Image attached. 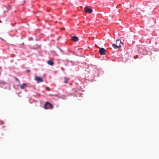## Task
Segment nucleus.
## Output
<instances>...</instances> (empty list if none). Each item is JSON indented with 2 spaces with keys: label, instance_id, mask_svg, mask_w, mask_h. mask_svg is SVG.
<instances>
[{
  "label": "nucleus",
  "instance_id": "obj_1",
  "mask_svg": "<svg viewBox=\"0 0 159 159\" xmlns=\"http://www.w3.org/2000/svg\"><path fill=\"white\" fill-rule=\"evenodd\" d=\"M53 108V106L48 102H47L44 105V108L46 109H52Z\"/></svg>",
  "mask_w": 159,
  "mask_h": 159
},
{
  "label": "nucleus",
  "instance_id": "obj_2",
  "mask_svg": "<svg viewBox=\"0 0 159 159\" xmlns=\"http://www.w3.org/2000/svg\"><path fill=\"white\" fill-rule=\"evenodd\" d=\"M84 11L85 12L91 13L92 12L93 10L91 8H89L88 7H86L84 8Z\"/></svg>",
  "mask_w": 159,
  "mask_h": 159
},
{
  "label": "nucleus",
  "instance_id": "obj_3",
  "mask_svg": "<svg viewBox=\"0 0 159 159\" xmlns=\"http://www.w3.org/2000/svg\"><path fill=\"white\" fill-rule=\"evenodd\" d=\"M34 80H36L38 83L43 82V80L41 77L38 76H35Z\"/></svg>",
  "mask_w": 159,
  "mask_h": 159
},
{
  "label": "nucleus",
  "instance_id": "obj_4",
  "mask_svg": "<svg viewBox=\"0 0 159 159\" xmlns=\"http://www.w3.org/2000/svg\"><path fill=\"white\" fill-rule=\"evenodd\" d=\"M99 52L101 55H103L105 54L106 50L104 48H101L99 49Z\"/></svg>",
  "mask_w": 159,
  "mask_h": 159
},
{
  "label": "nucleus",
  "instance_id": "obj_5",
  "mask_svg": "<svg viewBox=\"0 0 159 159\" xmlns=\"http://www.w3.org/2000/svg\"><path fill=\"white\" fill-rule=\"evenodd\" d=\"M71 40L74 42H77L78 41L79 39L77 36H72L71 37Z\"/></svg>",
  "mask_w": 159,
  "mask_h": 159
},
{
  "label": "nucleus",
  "instance_id": "obj_6",
  "mask_svg": "<svg viewBox=\"0 0 159 159\" xmlns=\"http://www.w3.org/2000/svg\"><path fill=\"white\" fill-rule=\"evenodd\" d=\"M112 46L115 49L120 48L121 47V45H117L114 43L112 44Z\"/></svg>",
  "mask_w": 159,
  "mask_h": 159
},
{
  "label": "nucleus",
  "instance_id": "obj_7",
  "mask_svg": "<svg viewBox=\"0 0 159 159\" xmlns=\"http://www.w3.org/2000/svg\"><path fill=\"white\" fill-rule=\"evenodd\" d=\"M47 63L50 66H53L54 64V62L52 61V60H49L47 61Z\"/></svg>",
  "mask_w": 159,
  "mask_h": 159
},
{
  "label": "nucleus",
  "instance_id": "obj_8",
  "mask_svg": "<svg viewBox=\"0 0 159 159\" xmlns=\"http://www.w3.org/2000/svg\"><path fill=\"white\" fill-rule=\"evenodd\" d=\"M27 84H23L20 86V88L21 89H24L27 86Z\"/></svg>",
  "mask_w": 159,
  "mask_h": 159
},
{
  "label": "nucleus",
  "instance_id": "obj_9",
  "mask_svg": "<svg viewBox=\"0 0 159 159\" xmlns=\"http://www.w3.org/2000/svg\"><path fill=\"white\" fill-rule=\"evenodd\" d=\"M69 80V78L65 77L64 78V83H68V81Z\"/></svg>",
  "mask_w": 159,
  "mask_h": 159
},
{
  "label": "nucleus",
  "instance_id": "obj_10",
  "mask_svg": "<svg viewBox=\"0 0 159 159\" xmlns=\"http://www.w3.org/2000/svg\"><path fill=\"white\" fill-rule=\"evenodd\" d=\"M120 40L118 39L116 40V44L117 45H121L120 44Z\"/></svg>",
  "mask_w": 159,
  "mask_h": 159
},
{
  "label": "nucleus",
  "instance_id": "obj_11",
  "mask_svg": "<svg viewBox=\"0 0 159 159\" xmlns=\"http://www.w3.org/2000/svg\"><path fill=\"white\" fill-rule=\"evenodd\" d=\"M50 88H49V87H47L46 88V90L47 91H49L50 90Z\"/></svg>",
  "mask_w": 159,
  "mask_h": 159
},
{
  "label": "nucleus",
  "instance_id": "obj_12",
  "mask_svg": "<svg viewBox=\"0 0 159 159\" xmlns=\"http://www.w3.org/2000/svg\"><path fill=\"white\" fill-rule=\"evenodd\" d=\"M124 40H120V44H123V43L124 42Z\"/></svg>",
  "mask_w": 159,
  "mask_h": 159
},
{
  "label": "nucleus",
  "instance_id": "obj_13",
  "mask_svg": "<svg viewBox=\"0 0 159 159\" xmlns=\"http://www.w3.org/2000/svg\"><path fill=\"white\" fill-rule=\"evenodd\" d=\"M15 78L16 81L20 82L19 80L17 78L15 77Z\"/></svg>",
  "mask_w": 159,
  "mask_h": 159
},
{
  "label": "nucleus",
  "instance_id": "obj_14",
  "mask_svg": "<svg viewBox=\"0 0 159 159\" xmlns=\"http://www.w3.org/2000/svg\"><path fill=\"white\" fill-rule=\"evenodd\" d=\"M138 55H137L136 56H134V58L135 59H136L137 58H138Z\"/></svg>",
  "mask_w": 159,
  "mask_h": 159
},
{
  "label": "nucleus",
  "instance_id": "obj_15",
  "mask_svg": "<svg viewBox=\"0 0 159 159\" xmlns=\"http://www.w3.org/2000/svg\"><path fill=\"white\" fill-rule=\"evenodd\" d=\"M26 72H27V73L30 72V70H26Z\"/></svg>",
  "mask_w": 159,
  "mask_h": 159
},
{
  "label": "nucleus",
  "instance_id": "obj_16",
  "mask_svg": "<svg viewBox=\"0 0 159 159\" xmlns=\"http://www.w3.org/2000/svg\"><path fill=\"white\" fill-rule=\"evenodd\" d=\"M11 6H9L8 8V9H10L11 8Z\"/></svg>",
  "mask_w": 159,
  "mask_h": 159
}]
</instances>
